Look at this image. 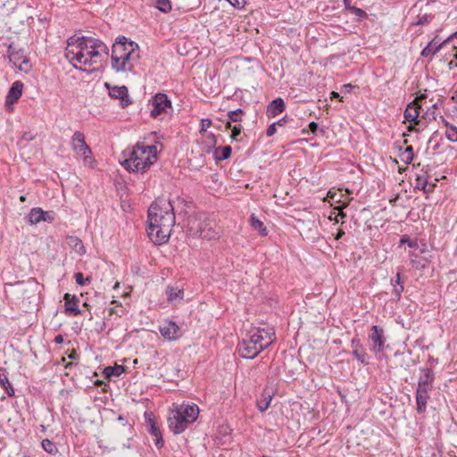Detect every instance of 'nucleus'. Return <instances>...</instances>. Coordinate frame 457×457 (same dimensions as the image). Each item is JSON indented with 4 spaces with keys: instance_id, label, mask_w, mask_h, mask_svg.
Here are the masks:
<instances>
[{
    "instance_id": "nucleus-1",
    "label": "nucleus",
    "mask_w": 457,
    "mask_h": 457,
    "mask_svg": "<svg viewBox=\"0 0 457 457\" xmlns=\"http://www.w3.org/2000/svg\"><path fill=\"white\" fill-rule=\"evenodd\" d=\"M175 224V214L171 203L165 198H157L148 210L149 238L155 245L166 243Z\"/></svg>"
},
{
    "instance_id": "nucleus-2",
    "label": "nucleus",
    "mask_w": 457,
    "mask_h": 457,
    "mask_svg": "<svg viewBox=\"0 0 457 457\" xmlns=\"http://www.w3.org/2000/svg\"><path fill=\"white\" fill-rule=\"evenodd\" d=\"M276 339L272 328H255L249 331L246 338L238 345V353L244 359H253L262 351L268 348Z\"/></svg>"
},
{
    "instance_id": "nucleus-3",
    "label": "nucleus",
    "mask_w": 457,
    "mask_h": 457,
    "mask_svg": "<svg viewBox=\"0 0 457 457\" xmlns=\"http://www.w3.org/2000/svg\"><path fill=\"white\" fill-rule=\"evenodd\" d=\"M122 154L125 159L121 162V165L128 170L145 171L156 160L157 147L137 143L132 149L124 150Z\"/></svg>"
},
{
    "instance_id": "nucleus-4",
    "label": "nucleus",
    "mask_w": 457,
    "mask_h": 457,
    "mask_svg": "<svg viewBox=\"0 0 457 457\" xmlns=\"http://www.w3.org/2000/svg\"><path fill=\"white\" fill-rule=\"evenodd\" d=\"M168 418V426L176 435L184 432L199 415V408L195 403L174 404Z\"/></svg>"
},
{
    "instance_id": "nucleus-5",
    "label": "nucleus",
    "mask_w": 457,
    "mask_h": 457,
    "mask_svg": "<svg viewBox=\"0 0 457 457\" xmlns=\"http://www.w3.org/2000/svg\"><path fill=\"white\" fill-rule=\"evenodd\" d=\"M434 379L435 375L431 369L422 370V375L419 378L416 389V403L419 413L426 411L428 401L430 398L429 393L433 390Z\"/></svg>"
},
{
    "instance_id": "nucleus-6",
    "label": "nucleus",
    "mask_w": 457,
    "mask_h": 457,
    "mask_svg": "<svg viewBox=\"0 0 457 457\" xmlns=\"http://www.w3.org/2000/svg\"><path fill=\"white\" fill-rule=\"evenodd\" d=\"M108 55L109 49L102 40L88 37L87 48L84 51V58L87 59L86 65L91 66L100 61L102 57L107 58Z\"/></svg>"
},
{
    "instance_id": "nucleus-7",
    "label": "nucleus",
    "mask_w": 457,
    "mask_h": 457,
    "mask_svg": "<svg viewBox=\"0 0 457 457\" xmlns=\"http://www.w3.org/2000/svg\"><path fill=\"white\" fill-rule=\"evenodd\" d=\"M129 48L126 53L122 54V57L118 61V64L114 65V62L111 65L112 69L116 72H128L132 71L134 70V64L132 61H137L139 59V54H135L137 50L139 49L138 45L134 43H129Z\"/></svg>"
},
{
    "instance_id": "nucleus-8",
    "label": "nucleus",
    "mask_w": 457,
    "mask_h": 457,
    "mask_svg": "<svg viewBox=\"0 0 457 457\" xmlns=\"http://www.w3.org/2000/svg\"><path fill=\"white\" fill-rule=\"evenodd\" d=\"M440 103V100L432 103V99H428L427 96L421 95L408 104L403 114H410L409 111L411 109H413L415 114H420L421 112H424V114H435L432 107H438Z\"/></svg>"
},
{
    "instance_id": "nucleus-9",
    "label": "nucleus",
    "mask_w": 457,
    "mask_h": 457,
    "mask_svg": "<svg viewBox=\"0 0 457 457\" xmlns=\"http://www.w3.org/2000/svg\"><path fill=\"white\" fill-rule=\"evenodd\" d=\"M71 147L76 154L83 156L84 162L91 158V149L85 141V136L80 131H76L71 138Z\"/></svg>"
},
{
    "instance_id": "nucleus-10",
    "label": "nucleus",
    "mask_w": 457,
    "mask_h": 457,
    "mask_svg": "<svg viewBox=\"0 0 457 457\" xmlns=\"http://www.w3.org/2000/svg\"><path fill=\"white\" fill-rule=\"evenodd\" d=\"M129 43H134V41L125 36H119L116 37L112 47L111 65L113 62L114 65L118 64V61L122 57V54L130 48L129 47Z\"/></svg>"
},
{
    "instance_id": "nucleus-11",
    "label": "nucleus",
    "mask_w": 457,
    "mask_h": 457,
    "mask_svg": "<svg viewBox=\"0 0 457 457\" xmlns=\"http://www.w3.org/2000/svg\"><path fill=\"white\" fill-rule=\"evenodd\" d=\"M149 102L153 105L150 114H161L162 112L167 113L169 110L172 112L171 101L164 93H157Z\"/></svg>"
},
{
    "instance_id": "nucleus-12",
    "label": "nucleus",
    "mask_w": 457,
    "mask_h": 457,
    "mask_svg": "<svg viewBox=\"0 0 457 457\" xmlns=\"http://www.w3.org/2000/svg\"><path fill=\"white\" fill-rule=\"evenodd\" d=\"M7 53L10 60L13 62L15 65H20V70H25L29 66V59L24 54L23 48H17L16 46L12 43L8 46Z\"/></svg>"
},
{
    "instance_id": "nucleus-13",
    "label": "nucleus",
    "mask_w": 457,
    "mask_h": 457,
    "mask_svg": "<svg viewBox=\"0 0 457 457\" xmlns=\"http://www.w3.org/2000/svg\"><path fill=\"white\" fill-rule=\"evenodd\" d=\"M457 35V32L453 33L450 37H448L446 39L441 42V39L436 36L428 44V46L423 48L421 51V55L423 57H432L435 54H436L445 45L448 44L453 37Z\"/></svg>"
},
{
    "instance_id": "nucleus-14",
    "label": "nucleus",
    "mask_w": 457,
    "mask_h": 457,
    "mask_svg": "<svg viewBox=\"0 0 457 457\" xmlns=\"http://www.w3.org/2000/svg\"><path fill=\"white\" fill-rule=\"evenodd\" d=\"M371 330L372 332L369 336V338L372 343L371 349L375 353L382 352L385 345L384 329L378 325H374L372 326Z\"/></svg>"
},
{
    "instance_id": "nucleus-15",
    "label": "nucleus",
    "mask_w": 457,
    "mask_h": 457,
    "mask_svg": "<svg viewBox=\"0 0 457 457\" xmlns=\"http://www.w3.org/2000/svg\"><path fill=\"white\" fill-rule=\"evenodd\" d=\"M105 86L109 89V96L112 98L120 99V104L123 107L129 105L131 103V101L129 98V90H128V87L126 86L110 87L108 83H105Z\"/></svg>"
},
{
    "instance_id": "nucleus-16",
    "label": "nucleus",
    "mask_w": 457,
    "mask_h": 457,
    "mask_svg": "<svg viewBox=\"0 0 457 457\" xmlns=\"http://www.w3.org/2000/svg\"><path fill=\"white\" fill-rule=\"evenodd\" d=\"M161 335L167 340H176L179 337V327L171 320H166L159 328Z\"/></svg>"
},
{
    "instance_id": "nucleus-17",
    "label": "nucleus",
    "mask_w": 457,
    "mask_h": 457,
    "mask_svg": "<svg viewBox=\"0 0 457 457\" xmlns=\"http://www.w3.org/2000/svg\"><path fill=\"white\" fill-rule=\"evenodd\" d=\"M22 89L23 83L21 81L17 80L12 84L5 98V105L8 112L12 111L10 106L21 96Z\"/></svg>"
},
{
    "instance_id": "nucleus-18",
    "label": "nucleus",
    "mask_w": 457,
    "mask_h": 457,
    "mask_svg": "<svg viewBox=\"0 0 457 457\" xmlns=\"http://www.w3.org/2000/svg\"><path fill=\"white\" fill-rule=\"evenodd\" d=\"M146 426L148 428H147L148 432L152 436L156 437V440H155L156 447L162 448L163 446V440H162V433H161L159 428L157 427L154 419L152 417L151 414L149 415V417L146 420Z\"/></svg>"
},
{
    "instance_id": "nucleus-19",
    "label": "nucleus",
    "mask_w": 457,
    "mask_h": 457,
    "mask_svg": "<svg viewBox=\"0 0 457 457\" xmlns=\"http://www.w3.org/2000/svg\"><path fill=\"white\" fill-rule=\"evenodd\" d=\"M84 51L85 49L69 47V46H67L65 55L71 62L75 61L81 64H87V59L84 58Z\"/></svg>"
},
{
    "instance_id": "nucleus-20",
    "label": "nucleus",
    "mask_w": 457,
    "mask_h": 457,
    "mask_svg": "<svg viewBox=\"0 0 457 457\" xmlns=\"http://www.w3.org/2000/svg\"><path fill=\"white\" fill-rule=\"evenodd\" d=\"M65 312L66 313H71L74 316L80 314V310L79 308L78 303L79 299L75 295H71L70 294H65Z\"/></svg>"
},
{
    "instance_id": "nucleus-21",
    "label": "nucleus",
    "mask_w": 457,
    "mask_h": 457,
    "mask_svg": "<svg viewBox=\"0 0 457 457\" xmlns=\"http://www.w3.org/2000/svg\"><path fill=\"white\" fill-rule=\"evenodd\" d=\"M415 181V187L419 190L424 191L425 193L432 192L434 187H436V185L433 184L431 185V187L428 188V174L426 171L423 170H421L420 173L417 174Z\"/></svg>"
},
{
    "instance_id": "nucleus-22",
    "label": "nucleus",
    "mask_w": 457,
    "mask_h": 457,
    "mask_svg": "<svg viewBox=\"0 0 457 457\" xmlns=\"http://www.w3.org/2000/svg\"><path fill=\"white\" fill-rule=\"evenodd\" d=\"M285 101L281 97L272 100L267 105V114H280L285 111Z\"/></svg>"
},
{
    "instance_id": "nucleus-23",
    "label": "nucleus",
    "mask_w": 457,
    "mask_h": 457,
    "mask_svg": "<svg viewBox=\"0 0 457 457\" xmlns=\"http://www.w3.org/2000/svg\"><path fill=\"white\" fill-rule=\"evenodd\" d=\"M26 219L31 225L37 224L42 221V219H44V211L39 207L32 208Z\"/></svg>"
},
{
    "instance_id": "nucleus-24",
    "label": "nucleus",
    "mask_w": 457,
    "mask_h": 457,
    "mask_svg": "<svg viewBox=\"0 0 457 457\" xmlns=\"http://www.w3.org/2000/svg\"><path fill=\"white\" fill-rule=\"evenodd\" d=\"M87 38L88 37L86 36L77 37L76 35H73L68 38L67 45L69 47L86 49Z\"/></svg>"
},
{
    "instance_id": "nucleus-25",
    "label": "nucleus",
    "mask_w": 457,
    "mask_h": 457,
    "mask_svg": "<svg viewBox=\"0 0 457 457\" xmlns=\"http://www.w3.org/2000/svg\"><path fill=\"white\" fill-rule=\"evenodd\" d=\"M67 244L71 248H72L77 253L83 254L85 253V247L82 241L77 237L70 236L67 237Z\"/></svg>"
},
{
    "instance_id": "nucleus-26",
    "label": "nucleus",
    "mask_w": 457,
    "mask_h": 457,
    "mask_svg": "<svg viewBox=\"0 0 457 457\" xmlns=\"http://www.w3.org/2000/svg\"><path fill=\"white\" fill-rule=\"evenodd\" d=\"M250 225L253 229L258 231L261 236L266 237L268 235V230L263 222L260 220L254 214L250 216Z\"/></svg>"
},
{
    "instance_id": "nucleus-27",
    "label": "nucleus",
    "mask_w": 457,
    "mask_h": 457,
    "mask_svg": "<svg viewBox=\"0 0 457 457\" xmlns=\"http://www.w3.org/2000/svg\"><path fill=\"white\" fill-rule=\"evenodd\" d=\"M167 299L169 302L175 301L177 299H182L184 296V290L177 287H168L166 289Z\"/></svg>"
},
{
    "instance_id": "nucleus-28",
    "label": "nucleus",
    "mask_w": 457,
    "mask_h": 457,
    "mask_svg": "<svg viewBox=\"0 0 457 457\" xmlns=\"http://www.w3.org/2000/svg\"><path fill=\"white\" fill-rule=\"evenodd\" d=\"M403 117H404L403 122L404 123L406 121L409 122V125L407 127L408 131H413V130L419 131L420 129H416L415 127L419 126L420 123L421 122V119L425 118V116H403Z\"/></svg>"
},
{
    "instance_id": "nucleus-29",
    "label": "nucleus",
    "mask_w": 457,
    "mask_h": 457,
    "mask_svg": "<svg viewBox=\"0 0 457 457\" xmlns=\"http://www.w3.org/2000/svg\"><path fill=\"white\" fill-rule=\"evenodd\" d=\"M231 152H232V149L229 145L216 148L215 159L218 161L227 160L230 157Z\"/></svg>"
},
{
    "instance_id": "nucleus-30",
    "label": "nucleus",
    "mask_w": 457,
    "mask_h": 457,
    "mask_svg": "<svg viewBox=\"0 0 457 457\" xmlns=\"http://www.w3.org/2000/svg\"><path fill=\"white\" fill-rule=\"evenodd\" d=\"M125 369L122 365H115L113 367L108 366L104 369V375L106 378L119 377L124 372Z\"/></svg>"
},
{
    "instance_id": "nucleus-31",
    "label": "nucleus",
    "mask_w": 457,
    "mask_h": 457,
    "mask_svg": "<svg viewBox=\"0 0 457 457\" xmlns=\"http://www.w3.org/2000/svg\"><path fill=\"white\" fill-rule=\"evenodd\" d=\"M0 385L4 388L6 394L9 396L14 395V389L12 386L7 376L5 373H0Z\"/></svg>"
},
{
    "instance_id": "nucleus-32",
    "label": "nucleus",
    "mask_w": 457,
    "mask_h": 457,
    "mask_svg": "<svg viewBox=\"0 0 457 457\" xmlns=\"http://www.w3.org/2000/svg\"><path fill=\"white\" fill-rule=\"evenodd\" d=\"M262 397V399L257 402V408L260 411H266L270 407V402L272 400V395L270 393H263Z\"/></svg>"
},
{
    "instance_id": "nucleus-33",
    "label": "nucleus",
    "mask_w": 457,
    "mask_h": 457,
    "mask_svg": "<svg viewBox=\"0 0 457 457\" xmlns=\"http://www.w3.org/2000/svg\"><path fill=\"white\" fill-rule=\"evenodd\" d=\"M445 126L447 127L445 137L451 142H457V128L453 125H449L447 121L444 120Z\"/></svg>"
},
{
    "instance_id": "nucleus-34",
    "label": "nucleus",
    "mask_w": 457,
    "mask_h": 457,
    "mask_svg": "<svg viewBox=\"0 0 457 457\" xmlns=\"http://www.w3.org/2000/svg\"><path fill=\"white\" fill-rule=\"evenodd\" d=\"M154 6L163 13H168L172 9L170 0H156Z\"/></svg>"
},
{
    "instance_id": "nucleus-35",
    "label": "nucleus",
    "mask_w": 457,
    "mask_h": 457,
    "mask_svg": "<svg viewBox=\"0 0 457 457\" xmlns=\"http://www.w3.org/2000/svg\"><path fill=\"white\" fill-rule=\"evenodd\" d=\"M414 157L413 154V148L412 146H408L404 149L403 152L401 153L400 158L401 160L405 162L406 164H409L412 162Z\"/></svg>"
},
{
    "instance_id": "nucleus-36",
    "label": "nucleus",
    "mask_w": 457,
    "mask_h": 457,
    "mask_svg": "<svg viewBox=\"0 0 457 457\" xmlns=\"http://www.w3.org/2000/svg\"><path fill=\"white\" fill-rule=\"evenodd\" d=\"M43 449L48 453H54L57 451L54 444L49 439H43L41 442Z\"/></svg>"
},
{
    "instance_id": "nucleus-37",
    "label": "nucleus",
    "mask_w": 457,
    "mask_h": 457,
    "mask_svg": "<svg viewBox=\"0 0 457 457\" xmlns=\"http://www.w3.org/2000/svg\"><path fill=\"white\" fill-rule=\"evenodd\" d=\"M199 236L203 238L211 240L212 238H214L216 236V233L212 228L205 229V228H200L199 229Z\"/></svg>"
},
{
    "instance_id": "nucleus-38",
    "label": "nucleus",
    "mask_w": 457,
    "mask_h": 457,
    "mask_svg": "<svg viewBox=\"0 0 457 457\" xmlns=\"http://www.w3.org/2000/svg\"><path fill=\"white\" fill-rule=\"evenodd\" d=\"M351 13L354 14L357 19L359 21H361L363 19H366L367 18V12L365 11H363L362 9L359 8V7H356V6H353L351 11H350Z\"/></svg>"
},
{
    "instance_id": "nucleus-39",
    "label": "nucleus",
    "mask_w": 457,
    "mask_h": 457,
    "mask_svg": "<svg viewBox=\"0 0 457 457\" xmlns=\"http://www.w3.org/2000/svg\"><path fill=\"white\" fill-rule=\"evenodd\" d=\"M434 16L432 14L425 13L421 16L418 17V21L414 23V25H425L429 23Z\"/></svg>"
},
{
    "instance_id": "nucleus-40",
    "label": "nucleus",
    "mask_w": 457,
    "mask_h": 457,
    "mask_svg": "<svg viewBox=\"0 0 457 457\" xmlns=\"http://www.w3.org/2000/svg\"><path fill=\"white\" fill-rule=\"evenodd\" d=\"M226 127L228 129H231V130H232L231 137L233 139H237V137L241 134V129H242L241 125H236L233 128H231L230 121H228Z\"/></svg>"
},
{
    "instance_id": "nucleus-41",
    "label": "nucleus",
    "mask_w": 457,
    "mask_h": 457,
    "mask_svg": "<svg viewBox=\"0 0 457 457\" xmlns=\"http://www.w3.org/2000/svg\"><path fill=\"white\" fill-rule=\"evenodd\" d=\"M353 354L363 364H367L366 361V353L363 352L362 348L361 349H353Z\"/></svg>"
},
{
    "instance_id": "nucleus-42",
    "label": "nucleus",
    "mask_w": 457,
    "mask_h": 457,
    "mask_svg": "<svg viewBox=\"0 0 457 457\" xmlns=\"http://www.w3.org/2000/svg\"><path fill=\"white\" fill-rule=\"evenodd\" d=\"M407 244L409 247L414 248L417 246V241L411 240L407 235H404L400 239V245Z\"/></svg>"
},
{
    "instance_id": "nucleus-43",
    "label": "nucleus",
    "mask_w": 457,
    "mask_h": 457,
    "mask_svg": "<svg viewBox=\"0 0 457 457\" xmlns=\"http://www.w3.org/2000/svg\"><path fill=\"white\" fill-rule=\"evenodd\" d=\"M393 295L397 300H399L401 298V294L403 291V283H398V285H393Z\"/></svg>"
},
{
    "instance_id": "nucleus-44",
    "label": "nucleus",
    "mask_w": 457,
    "mask_h": 457,
    "mask_svg": "<svg viewBox=\"0 0 457 457\" xmlns=\"http://www.w3.org/2000/svg\"><path fill=\"white\" fill-rule=\"evenodd\" d=\"M75 280L78 285L84 286L86 284V281L90 280V278L87 277V278H84V276L81 272H77L75 274Z\"/></svg>"
},
{
    "instance_id": "nucleus-45",
    "label": "nucleus",
    "mask_w": 457,
    "mask_h": 457,
    "mask_svg": "<svg viewBox=\"0 0 457 457\" xmlns=\"http://www.w3.org/2000/svg\"><path fill=\"white\" fill-rule=\"evenodd\" d=\"M233 7L243 9L246 4L245 0H227Z\"/></svg>"
},
{
    "instance_id": "nucleus-46",
    "label": "nucleus",
    "mask_w": 457,
    "mask_h": 457,
    "mask_svg": "<svg viewBox=\"0 0 457 457\" xmlns=\"http://www.w3.org/2000/svg\"><path fill=\"white\" fill-rule=\"evenodd\" d=\"M309 129L311 130V132L314 135H318L319 132L323 134L324 133V130L323 129H319V126L316 122L314 121H312L309 123Z\"/></svg>"
},
{
    "instance_id": "nucleus-47",
    "label": "nucleus",
    "mask_w": 457,
    "mask_h": 457,
    "mask_svg": "<svg viewBox=\"0 0 457 457\" xmlns=\"http://www.w3.org/2000/svg\"><path fill=\"white\" fill-rule=\"evenodd\" d=\"M212 125V120L210 119H203L201 120V129H200V133H203V132H205L206 129L211 127Z\"/></svg>"
},
{
    "instance_id": "nucleus-48",
    "label": "nucleus",
    "mask_w": 457,
    "mask_h": 457,
    "mask_svg": "<svg viewBox=\"0 0 457 457\" xmlns=\"http://www.w3.org/2000/svg\"><path fill=\"white\" fill-rule=\"evenodd\" d=\"M277 127H278L277 123H275V122L271 123L266 130V135L268 137H272L273 135H275L277 133Z\"/></svg>"
},
{
    "instance_id": "nucleus-49",
    "label": "nucleus",
    "mask_w": 457,
    "mask_h": 457,
    "mask_svg": "<svg viewBox=\"0 0 457 457\" xmlns=\"http://www.w3.org/2000/svg\"><path fill=\"white\" fill-rule=\"evenodd\" d=\"M54 212H44V219H42V221L52 222L54 220Z\"/></svg>"
},
{
    "instance_id": "nucleus-50",
    "label": "nucleus",
    "mask_w": 457,
    "mask_h": 457,
    "mask_svg": "<svg viewBox=\"0 0 457 457\" xmlns=\"http://www.w3.org/2000/svg\"><path fill=\"white\" fill-rule=\"evenodd\" d=\"M436 136L433 135L428 141V145H432L433 150H437L439 148V142H436Z\"/></svg>"
},
{
    "instance_id": "nucleus-51",
    "label": "nucleus",
    "mask_w": 457,
    "mask_h": 457,
    "mask_svg": "<svg viewBox=\"0 0 457 457\" xmlns=\"http://www.w3.org/2000/svg\"><path fill=\"white\" fill-rule=\"evenodd\" d=\"M353 88H359L357 86H353L352 84H345L342 86L341 91L344 93H350Z\"/></svg>"
},
{
    "instance_id": "nucleus-52",
    "label": "nucleus",
    "mask_w": 457,
    "mask_h": 457,
    "mask_svg": "<svg viewBox=\"0 0 457 457\" xmlns=\"http://www.w3.org/2000/svg\"><path fill=\"white\" fill-rule=\"evenodd\" d=\"M400 198V195L399 194H396L395 195H393L390 199H389V203L392 204V206H395L396 204H397V201L399 200Z\"/></svg>"
},
{
    "instance_id": "nucleus-53",
    "label": "nucleus",
    "mask_w": 457,
    "mask_h": 457,
    "mask_svg": "<svg viewBox=\"0 0 457 457\" xmlns=\"http://www.w3.org/2000/svg\"><path fill=\"white\" fill-rule=\"evenodd\" d=\"M343 4H344V6H345V9L349 11V12L353 7V5L351 4V0H343Z\"/></svg>"
},
{
    "instance_id": "nucleus-54",
    "label": "nucleus",
    "mask_w": 457,
    "mask_h": 457,
    "mask_svg": "<svg viewBox=\"0 0 457 457\" xmlns=\"http://www.w3.org/2000/svg\"><path fill=\"white\" fill-rule=\"evenodd\" d=\"M391 282H392V285H398V283H402L401 282V273L397 272L396 276H395V280L392 279Z\"/></svg>"
},
{
    "instance_id": "nucleus-55",
    "label": "nucleus",
    "mask_w": 457,
    "mask_h": 457,
    "mask_svg": "<svg viewBox=\"0 0 457 457\" xmlns=\"http://www.w3.org/2000/svg\"><path fill=\"white\" fill-rule=\"evenodd\" d=\"M275 123H277V125L279 127L285 126V124L287 123V116H283L282 119L278 120V121H275Z\"/></svg>"
},
{
    "instance_id": "nucleus-56",
    "label": "nucleus",
    "mask_w": 457,
    "mask_h": 457,
    "mask_svg": "<svg viewBox=\"0 0 457 457\" xmlns=\"http://www.w3.org/2000/svg\"><path fill=\"white\" fill-rule=\"evenodd\" d=\"M352 346H353L354 349H356V348L361 349V344H360V341H359V340H357V339H353V340H352Z\"/></svg>"
},
{
    "instance_id": "nucleus-57",
    "label": "nucleus",
    "mask_w": 457,
    "mask_h": 457,
    "mask_svg": "<svg viewBox=\"0 0 457 457\" xmlns=\"http://www.w3.org/2000/svg\"><path fill=\"white\" fill-rule=\"evenodd\" d=\"M227 114H244V112L242 111V109L238 108L236 110L228 111Z\"/></svg>"
},
{
    "instance_id": "nucleus-58",
    "label": "nucleus",
    "mask_w": 457,
    "mask_h": 457,
    "mask_svg": "<svg viewBox=\"0 0 457 457\" xmlns=\"http://www.w3.org/2000/svg\"><path fill=\"white\" fill-rule=\"evenodd\" d=\"M63 342V337L62 335H57L55 337H54V343L57 344V345H60Z\"/></svg>"
},
{
    "instance_id": "nucleus-59",
    "label": "nucleus",
    "mask_w": 457,
    "mask_h": 457,
    "mask_svg": "<svg viewBox=\"0 0 457 457\" xmlns=\"http://www.w3.org/2000/svg\"><path fill=\"white\" fill-rule=\"evenodd\" d=\"M345 235V231L341 228L338 229L337 233L335 236V239L338 240Z\"/></svg>"
},
{
    "instance_id": "nucleus-60",
    "label": "nucleus",
    "mask_w": 457,
    "mask_h": 457,
    "mask_svg": "<svg viewBox=\"0 0 457 457\" xmlns=\"http://www.w3.org/2000/svg\"><path fill=\"white\" fill-rule=\"evenodd\" d=\"M208 139H210V141H211L213 145H215V144H216V137H215V136H214L212 133H210V134L208 135Z\"/></svg>"
},
{
    "instance_id": "nucleus-61",
    "label": "nucleus",
    "mask_w": 457,
    "mask_h": 457,
    "mask_svg": "<svg viewBox=\"0 0 457 457\" xmlns=\"http://www.w3.org/2000/svg\"><path fill=\"white\" fill-rule=\"evenodd\" d=\"M69 359H76L78 357V354L76 353V351H72V353L68 356Z\"/></svg>"
},
{
    "instance_id": "nucleus-62",
    "label": "nucleus",
    "mask_w": 457,
    "mask_h": 457,
    "mask_svg": "<svg viewBox=\"0 0 457 457\" xmlns=\"http://www.w3.org/2000/svg\"><path fill=\"white\" fill-rule=\"evenodd\" d=\"M239 116H233V115H230L229 118L231 120L237 122V121H240L241 120L240 119H237Z\"/></svg>"
},
{
    "instance_id": "nucleus-63",
    "label": "nucleus",
    "mask_w": 457,
    "mask_h": 457,
    "mask_svg": "<svg viewBox=\"0 0 457 457\" xmlns=\"http://www.w3.org/2000/svg\"><path fill=\"white\" fill-rule=\"evenodd\" d=\"M338 216H340L341 219H344L345 217V213L342 210H340Z\"/></svg>"
},
{
    "instance_id": "nucleus-64",
    "label": "nucleus",
    "mask_w": 457,
    "mask_h": 457,
    "mask_svg": "<svg viewBox=\"0 0 457 457\" xmlns=\"http://www.w3.org/2000/svg\"><path fill=\"white\" fill-rule=\"evenodd\" d=\"M450 68H457V63H453V62H449Z\"/></svg>"
}]
</instances>
